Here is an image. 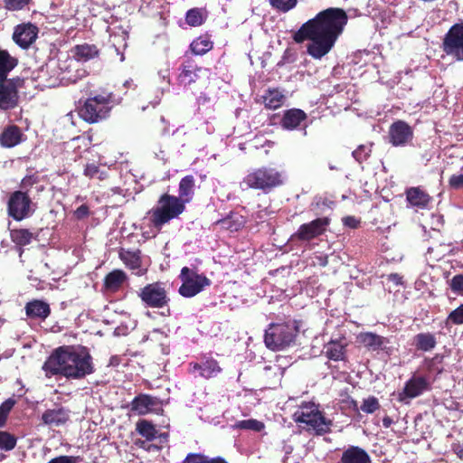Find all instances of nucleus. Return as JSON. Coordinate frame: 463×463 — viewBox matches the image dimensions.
Returning a JSON list of instances; mask_svg holds the SVG:
<instances>
[{
    "mask_svg": "<svg viewBox=\"0 0 463 463\" xmlns=\"http://www.w3.org/2000/svg\"><path fill=\"white\" fill-rule=\"evenodd\" d=\"M16 60L5 50H0V81L7 79L8 73L16 66Z\"/></svg>",
    "mask_w": 463,
    "mask_h": 463,
    "instance_id": "nucleus-30",
    "label": "nucleus"
},
{
    "mask_svg": "<svg viewBox=\"0 0 463 463\" xmlns=\"http://www.w3.org/2000/svg\"><path fill=\"white\" fill-rule=\"evenodd\" d=\"M185 209V204L177 196L163 194L157 205L150 211V219L154 227L160 230L171 220L177 218Z\"/></svg>",
    "mask_w": 463,
    "mask_h": 463,
    "instance_id": "nucleus-3",
    "label": "nucleus"
},
{
    "mask_svg": "<svg viewBox=\"0 0 463 463\" xmlns=\"http://www.w3.org/2000/svg\"><path fill=\"white\" fill-rule=\"evenodd\" d=\"M156 405L155 398L146 394L137 396L131 402V410L139 415H145Z\"/></svg>",
    "mask_w": 463,
    "mask_h": 463,
    "instance_id": "nucleus-27",
    "label": "nucleus"
},
{
    "mask_svg": "<svg viewBox=\"0 0 463 463\" xmlns=\"http://www.w3.org/2000/svg\"><path fill=\"white\" fill-rule=\"evenodd\" d=\"M269 3L273 8L287 13L297 5L298 0H269Z\"/></svg>",
    "mask_w": 463,
    "mask_h": 463,
    "instance_id": "nucleus-45",
    "label": "nucleus"
},
{
    "mask_svg": "<svg viewBox=\"0 0 463 463\" xmlns=\"http://www.w3.org/2000/svg\"><path fill=\"white\" fill-rule=\"evenodd\" d=\"M458 455L459 456L460 458L463 459V448L458 450Z\"/></svg>",
    "mask_w": 463,
    "mask_h": 463,
    "instance_id": "nucleus-61",
    "label": "nucleus"
},
{
    "mask_svg": "<svg viewBox=\"0 0 463 463\" xmlns=\"http://www.w3.org/2000/svg\"><path fill=\"white\" fill-rule=\"evenodd\" d=\"M328 225L329 219L327 217L317 218L310 222L300 225L298 231L291 235L289 241L291 242L298 241H309L323 234Z\"/></svg>",
    "mask_w": 463,
    "mask_h": 463,
    "instance_id": "nucleus-11",
    "label": "nucleus"
},
{
    "mask_svg": "<svg viewBox=\"0 0 463 463\" xmlns=\"http://www.w3.org/2000/svg\"><path fill=\"white\" fill-rule=\"evenodd\" d=\"M137 295L146 307L152 308H162L170 301L165 284L162 282L147 284L138 291Z\"/></svg>",
    "mask_w": 463,
    "mask_h": 463,
    "instance_id": "nucleus-9",
    "label": "nucleus"
},
{
    "mask_svg": "<svg viewBox=\"0 0 463 463\" xmlns=\"http://www.w3.org/2000/svg\"><path fill=\"white\" fill-rule=\"evenodd\" d=\"M179 278L182 281L178 292L184 298H193L211 285V280L203 274L196 270L184 267Z\"/></svg>",
    "mask_w": 463,
    "mask_h": 463,
    "instance_id": "nucleus-7",
    "label": "nucleus"
},
{
    "mask_svg": "<svg viewBox=\"0 0 463 463\" xmlns=\"http://www.w3.org/2000/svg\"><path fill=\"white\" fill-rule=\"evenodd\" d=\"M197 71V66L194 65L193 62H187L185 64H183L182 71L179 74L180 82L184 83V85H188L194 82L198 78Z\"/></svg>",
    "mask_w": 463,
    "mask_h": 463,
    "instance_id": "nucleus-35",
    "label": "nucleus"
},
{
    "mask_svg": "<svg viewBox=\"0 0 463 463\" xmlns=\"http://www.w3.org/2000/svg\"><path fill=\"white\" fill-rule=\"evenodd\" d=\"M297 332V327L290 323L270 324L265 330V345L273 351L284 349L294 342Z\"/></svg>",
    "mask_w": 463,
    "mask_h": 463,
    "instance_id": "nucleus-5",
    "label": "nucleus"
},
{
    "mask_svg": "<svg viewBox=\"0 0 463 463\" xmlns=\"http://www.w3.org/2000/svg\"><path fill=\"white\" fill-rule=\"evenodd\" d=\"M44 366L52 374H61L73 379L83 378L93 372L90 354L72 346L57 348L48 358Z\"/></svg>",
    "mask_w": 463,
    "mask_h": 463,
    "instance_id": "nucleus-2",
    "label": "nucleus"
},
{
    "mask_svg": "<svg viewBox=\"0 0 463 463\" xmlns=\"http://www.w3.org/2000/svg\"><path fill=\"white\" fill-rule=\"evenodd\" d=\"M136 430L141 436L145 437L147 440L154 439L157 433V430H156L155 426L146 420H139L137 423Z\"/></svg>",
    "mask_w": 463,
    "mask_h": 463,
    "instance_id": "nucleus-40",
    "label": "nucleus"
},
{
    "mask_svg": "<svg viewBox=\"0 0 463 463\" xmlns=\"http://www.w3.org/2000/svg\"><path fill=\"white\" fill-rule=\"evenodd\" d=\"M124 59H125V58H124V56H123V55H121L120 61H124Z\"/></svg>",
    "mask_w": 463,
    "mask_h": 463,
    "instance_id": "nucleus-63",
    "label": "nucleus"
},
{
    "mask_svg": "<svg viewBox=\"0 0 463 463\" xmlns=\"http://www.w3.org/2000/svg\"><path fill=\"white\" fill-rule=\"evenodd\" d=\"M159 103V100H156L153 103V107H156Z\"/></svg>",
    "mask_w": 463,
    "mask_h": 463,
    "instance_id": "nucleus-62",
    "label": "nucleus"
},
{
    "mask_svg": "<svg viewBox=\"0 0 463 463\" xmlns=\"http://www.w3.org/2000/svg\"><path fill=\"white\" fill-rule=\"evenodd\" d=\"M392 424V420L389 416H385L383 419V425L384 428H389Z\"/></svg>",
    "mask_w": 463,
    "mask_h": 463,
    "instance_id": "nucleus-58",
    "label": "nucleus"
},
{
    "mask_svg": "<svg viewBox=\"0 0 463 463\" xmlns=\"http://www.w3.org/2000/svg\"><path fill=\"white\" fill-rule=\"evenodd\" d=\"M284 370L277 364L265 365L263 368L262 378L270 389L276 388L280 384Z\"/></svg>",
    "mask_w": 463,
    "mask_h": 463,
    "instance_id": "nucleus-23",
    "label": "nucleus"
},
{
    "mask_svg": "<svg viewBox=\"0 0 463 463\" xmlns=\"http://www.w3.org/2000/svg\"><path fill=\"white\" fill-rule=\"evenodd\" d=\"M192 373H199V376L210 379L217 376L218 373H221L222 368L219 366V364L214 359H206L201 363H194L190 364Z\"/></svg>",
    "mask_w": 463,
    "mask_h": 463,
    "instance_id": "nucleus-18",
    "label": "nucleus"
},
{
    "mask_svg": "<svg viewBox=\"0 0 463 463\" xmlns=\"http://www.w3.org/2000/svg\"><path fill=\"white\" fill-rule=\"evenodd\" d=\"M405 194L408 203L412 207L425 209L431 201V197L420 187H411Z\"/></svg>",
    "mask_w": 463,
    "mask_h": 463,
    "instance_id": "nucleus-20",
    "label": "nucleus"
},
{
    "mask_svg": "<svg viewBox=\"0 0 463 463\" xmlns=\"http://www.w3.org/2000/svg\"><path fill=\"white\" fill-rule=\"evenodd\" d=\"M296 422L305 424L317 434H325L330 431L332 420L324 417L314 402H304L293 414Z\"/></svg>",
    "mask_w": 463,
    "mask_h": 463,
    "instance_id": "nucleus-4",
    "label": "nucleus"
},
{
    "mask_svg": "<svg viewBox=\"0 0 463 463\" xmlns=\"http://www.w3.org/2000/svg\"><path fill=\"white\" fill-rule=\"evenodd\" d=\"M326 354L330 360L340 361L344 359L345 346L338 342H330L326 345Z\"/></svg>",
    "mask_w": 463,
    "mask_h": 463,
    "instance_id": "nucleus-38",
    "label": "nucleus"
},
{
    "mask_svg": "<svg viewBox=\"0 0 463 463\" xmlns=\"http://www.w3.org/2000/svg\"><path fill=\"white\" fill-rule=\"evenodd\" d=\"M89 207L86 204H82L75 211V215L78 219H83L89 215Z\"/></svg>",
    "mask_w": 463,
    "mask_h": 463,
    "instance_id": "nucleus-54",
    "label": "nucleus"
},
{
    "mask_svg": "<svg viewBox=\"0 0 463 463\" xmlns=\"http://www.w3.org/2000/svg\"><path fill=\"white\" fill-rule=\"evenodd\" d=\"M16 445V438L6 432L0 431V449L9 451Z\"/></svg>",
    "mask_w": 463,
    "mask_h": 463,
    "instance_id": "nucleus-42",
    "label": "nucleus"
},
{
    "mask_svg": "<svg viewBox=\"0 0 463 463\" xmlns=\"http://www.w3.org/2000/svg\"><path fill=\"white\" fill-rule=\"evenodd\" d=\"M109 96L97 95L88 99L80 109V117L89 123H96L105 118L109 110Z\"/></svg>",
    "mask_w": 463,
    "mask_h": 463,
    "instance_id": "nucleus-8",
    "label": "nucleus"
},
{
    "mask_svg": "<svg viewBox=\"0 0 463 463\" xmlns=\"http://www.w3.org/2000/svg\"><path fill=\"white\" fill-rule=\"evenodd\" d=\"M284 182L282 173L275 168L261 167L249 173L243 179L248 188L269 191L272 188L281 185Z\"/></svg>",
    "mask_w": 463,
    "mask_h": 463,
    "instance_id": "nucleus-6",
    "label": "nucleus"
},
{
    "mask_svg": "<svg viewBox=\"0 0 463 463\" xmlns=\"http://www.w3.org/2000/svg\"><path fill=\"white\" fill-rule=\"evenodd\" d=\"M193 53L196 55H203L213 48V43L205 36L196 38L190 44Z\"/></svg>",
    "mask_w": 463,
    "mask_h": 463,
    "instance_id": "nucleus-37",
    "label": "nucleus"
},
{
    "mask_svg": "<svg viewBox=\"0 0 463 463\" xmlns=\"http://www.w3.org/2000/svg\"><path fill=\"white\" fill-rule=\"evenodd\" d=\"M57 67L55 61H50L48 63L42 65L39 70L33 75L31 76V80L35 82V88L43 90L45 88H53L60 83V74L54 70Z\"/></svg>",
    "mask_w": 463,
    "mask_h": 463,
    "instance_id": "nucleus-12",
    "label": "nucleus"
},
{
    "mask_svg": "<svg viewBox=\"0 0 463 463\" xmlns=\"http://www.w3.org/2000/svg\"><path fill=\"white\" fill-rule=\"evenodd\" d=\"M389 279L397 285L402 283V277H400L398 274H391L389 276Z\"/></svg>",
    "mask_w": 463,
    "mask_h": 463,
    "instance_id": "nucleus-57",
    "label": "nucleus"
},
{
    "mask_svg": "<svg viewBox=\"0 0 463 463\" xmlns=\"http://www.w3.org/2000/svg\"><path fill=\"white\" fill-rule=\"evenodd\" d=\"M307 118V114L299 109H291L284 112L281 119V127L287 130L298 128Z\"/></svg>",
    "mask_w": 463,
    "mask_h": 463,
    "instance_id": "nucleus-19",
    "label": "nucleus"
},
{
    "mask_svg": "<svg viewBox=\"0 0 463 463\" xmlns=\"http://www.w3.org/2000/svg\"><path fill=\"white\" fill-rule=\"evenodd\" d=\"M38 28L31 24V45L33 40L37 37Z\"/></svg>",
    "mask_w": 463,
    "mask_h": 463,
    "instance_id": "nucleus-56",
    "label": "nucleus"
},
{
    "mask_svg": "<svg viewBox=\"0 0 463 463\" xmlns=\"http://www.w3.org/2000/svg\"><path fill=\"white\" fill-rule=\"evenodd\" d=\"M13 40L23 49L29 48V23H23L15 26Z\"/></svg>",
    "mask_w": 463,
    "mask_h": 463,
    "instance_id": "nucleus-32",
    "label": "nucleus"
},
{
    "mask_svg": "<svg viewBox=\"0 0 463 463\" xmlns=\"http://www.w3.org/2000/svg\"><path fill=\"white\" fill-rule=\"evenodd\" d=\"M73 57L78 61H88L91 59L96 58L99 51L94 44L83 43L76 45L72 50Z\"/></svg>",
    "mask_w": 463,
    "mask_h": 463,
    "instance_id": "nucleus-25",
    "label": "nucleus"
},
{
    "mask_svg": "<svg viewBox=\"0 0 463 463\" xmlns=\"http://www.w3.org/2000/svg\"><path fill=\"white\" fill-rule=\"evenodd\" d=\"M449 286L454 293L463 294V274L455 275L451 279Z\"/></svg>",
    "mask_w": 463,
    "mask_h": 463,
    "instance_id": "nucleus-50",
    "label": "nucleus"
},
{
    "mask_svg": "<svg viewBox=\"0 0 463 463\" xmlns=\"http://www.w3.org/2000/svg\"><path fill=\"white\" fill-rule=\"evenodd\" d=\"M414 339L417 349L424 352L434 349L437 344L434 335L430 333H420Z\"/></svg>",
    "mask_w": 463,
    "mask_h": 463,
    "instance_id": "nucleus-34",
    "label": "nucleus"
},
{
    "mask_svg": "<svg viewBox=\"0 0 463 463\" xmlns=\"http://www.w3.org/2000/svg\"><path fill=\"white\" fill-rule=\"evenodd\" d=\"M195 180L191 175L183 177L179 183V200H182L184 204L190 203L194 194Z\"/></svg>",
    "mask_w": 463,
    "mask_h": 463,
    "instance_id": "nucleus-26",
    "label": "nucleus"
},
{
    "mask_svg": "<svg viewBox=\"0 0 463 463\" xmlns=\"http://www.w3.org/2000/svg\"><path fill=\"white\" fill-rule=\"evenodd\" d=\"M346 22L347 16L342 9L328 8L305 23L293 38L296 43L310 40L307 53L321 59L333 48Z\"/></svg>",
    "mask_w": 463,
    "mask_h": 463,
    "instance_id": "nucleus-1",
    "label": "nucleus"
},
{
    "mask_svg": "<svg viewBox=\"0 0 463 463\" xmlns=\"http://www.w3.org/2000/svg\"><path fill=\"white\" fill-rule=\"evenodd\" d=\"M413 138L412 128L402 120L393 122L389 128V141L393 146H404Z\"/></svg>",
    "mask_w": 463,
    "mask_h": 463,
    "instance_id": "nucleus-14",
    "label": "nucleus"
},
{
    "mask_svg": "<svg viewBox=\"0 0 463 463\" xmlns=\"http://www.w3.org/2000/svg\"><path fill=\"white\" fill-rule=\"evenodd\" d=\"M84 175L89 178H97L104 180L107 177V173L101 171L99 166L95 164H88L84 169Z\"/></svg>",
    "mask_w": 463,
    "mask_h": 463,
    "instance_id": "nucleus-44",
    "label": "nucleus"
},
{
    "mask_svg": "<svg viewBox=\"0 0 463 463\" xmlns=\"http://www.w3.org/2000/svg\"><path fill=\"white\" fill-rule=\"evenodd\" d=\"M22 140V133L17 126L5 128L0 134V145L4 147H13Z\"/></svg>",
    "mask_w": 463,
    "mask_h": 463,
    "instance_id": "nucleus-24",
    "label": "nucleus"
},
{
    "mask_svg": "<svg viewBox=\"0 0 463 463\" xmlns=\"http://www.w3.org/2000/svg\"><path fill=\"white\" fill-rule=\"evenodd\" d=\"M183 463H228V462L220 457L210 458L202 454L190 453L184 459Z\"/></svg>",
    "mask_w": 463,
    "mask_h": 463,
    "instance_id": "nucleus-41",
    "label": "nucleus"
},
{
    "mask_svg": "<svg viewBox=\"0 0 463 463\" xmlns=\"http://www.w3.org/2000/svg\"><path fill=\"white\" fill-rule=\"evenodd\" d=\"M51 308L48 303L43 300H33L31 301V318L38 317L45 319L49 317Z\"/></svg>",
    "mask_w": 463,
    "mask_h": 463,
    "instance_id": "nucleus-36",
    "label": "nucleus"
},
{
    "mask_svg": "<svg viewBox=\"0 0 463 463\" xmlns=\"http://www.w3.org/2000/svg\"><path fill=\"white\" fill-rule=\"evenodd\" d=\"M29 3V0H5V6L8 10H20Z\"/></svg>",
    "mask_w": 463,
    "mask_h": 463,
    "instance_id": "nucleus-51",
    "label": "nucleus"
},
{
    "mask_svg": "<svg viewBox=\"0 0 463 463\" xmlns=\"http://www.w3.org/2000/svg\"><path fill=\"white\" fill-rule=\"evenodd\" d=\"M442 50L455 61H463V24L449 28L443 38Z\"/></svg>",
    "mask_w": 463,
    "mask_h": 463,
    "instance_id": "nucleus-10",
    "label": "nucleus"
},
{
    "mask_svg": "<svg viewBox=\"0 0 463 463\" xmlns=\"http://www.w3.org/2000/svg\"><path fill=\"white\" fill-rule=\"evenodd\" d=\"M285 99V95L281 90L269 89L263 96V102L266 108L276 109L284 104Z\"/></svg>",
    "mask_w": 463,
    "mask_h": 463,
    "instance_id": "nucleus-29",
    "label": "nucleus"
},
{
    "mask_svg": "<svg viewBox=\"0 0 463 463\" xmlns=\"http://www.w3.org/2000/svg\"><path fill=\"white\" fill-rule=\"evenodd\" d=\"M24 84V80L13 78L0 81V109L7 110L14 108L18 102V88Z\"/></svg>",
    "mask_w": 463,
    "mask_h": 463,
    "instance_id": "nucleus-13",
    "label": "nucleus"
},
{
    "mask_svg": "<svg viewBox=\"0 0 463 463\" xmlns=\"http://www.w3.org/2000/svg\"><path fill=\"white\" fill-rule=\"evenodd\" d=\"M449 184L453 189H460L463 187V174L453 175L449 180Z\"/></svg>",
    "mask_w": 463,
    "mask_h": 463,
    "instance_id": "nucleus-52",
    "label": "nucleus"
},
{
    "mask_svg": "<svg viewBox=\"0 0 463 463\" xmlns=\"http://www.w3.org/2000/svg\"><path fill=\"white\" fill-rule=\"evenodd\" d=\"M68 413L63 409L50 410L43 413L44 423L59 426L68 420Z\"/></svg>",
    "mask_w": 463,
    "mask_h": 463,
    "instance_id": "nucleus-33",
    "label": "nucleus"
},
{
    "mask_svg": "<svg viewBox=\"0 0 463 463\" xmlns=\"http://www.w3.org/2000/svg\"><path fill=\"white\" fill-rule=\"evenodd\" d=\"M159 76L163 79V80H166L167 82L169 83V80H168V71L165 70V71H160L158 72Z\"/></svg>",
    "mask_w": 463,
    "mask_h": 463,
    "instance_id": "nucleus-59",
    "label": "nucleus"
},
{
    "mask_svg": "<svg viewBox=\"0 0 463 463\" xmlns=\"http://www.w3.org/2000/svg\"><path fill=\"white\" fill-rule=\"evenodd\" d=\"M380 408L379 402L377 398L373 396H370L367 399L363 401V403L360 407L361 411L365 413H373Z\"/></svg>",
    "mask_w": 463,
    "mask_h": 463,
    "instance_id": "nucleus-48",
    "label": "nucleus"
},
{
    "mask_svg": "<svg viewBox=\"0 0 463 463\" xmlns=\"http://www.w3.org/2000/svg\"><path fill=\"white\" fill-rule=\"evenodd\" d=\"M11 239L14 243V249L18 252L21 262H25L23 259L24 250L23 247L29 244V230L27 229H14L11 231Z\"/></svg>",
    "mask_w": 463,
    "mask_h": 463,
    "instance_id": "nucleus-28",
    "label": "nucleus"
},
{
    "mask_svg": "<svg viewBox=\"0 0 463 463\" xmlns=\"http://www.w3.org/2000/svg\"><path fill=\"white\" fill-rule=\"evenodd\" d=\"M461 325L463 324V304L451 311L446 319V325Z\"/></svg>",
    "mask_w": 463,
    "mask_h": 463,
    "instance_id": "nucleus-47",
    "label": "nucleus"
},
{
    "mask_svg": "<svg viewBox=\"0 0 463 463\" xmlns=\"http://www.w3.org/2000/svg\"><path fill=\"white\" fill-rule=\"evenodd\" d=\"M341 463H372L369 454L362 448L350 446L341 457Z\"/></svg>",
    "mask_w": 463,
    "mask_h": 463,
    "instance_id": "nucleus-21",
    "label": "nucleus"
},
{
    "mask_svg": "<svg viewBox=\"0 0 463 463\" xmlns=\"http://www.w3.org/2000/svg\"><path fill=\"white\" fill-rule=\"evenodd\" d=\"M429 389L430 383L425 377L413 376L406 382L403 391L399 393V401L404 402L406 399L416 398Z\"/></svg>",
    "mask_w": 463,
    "mask_h": 463,
    "instance_id": "nucleus-16",
    "label": "nucleus"
},
{
    "mask_svg": "<svg viewBox=\"0 0 463 463\" xmlns=\"http://www.w3.org/2000/svg\"><path fill=\"white\" fill-rule=\"evenodd\" d=\"M16 403L14 398H8L0 405V427H3L7 420V417Z\"/></svg>",
    "mask_w": 463,
    "mask_h": 463,
    "instance_id": "nucleus-43",
    "label": "nucleus"
},
{
    "mask_svg": "<svg viewBox=\"0 0 463 463\" xmlns=\"http://www.w3.org/2000/svg\"><path fill=\"white\" fill-rule=\"evenodd\" d=\"M359 341L372 351L386 350L390 343L386 337L371 332L360 334Z\"/></svg>",
    "mask_w": 463,
    "mask_h": 463,
    "instance_id": "nucleus-22",
    "label": "nucleus"
},
{
    "mask_svg": "<svg viewBox=\"0 0 463 463\" xmlns=\"http://www.w3.org/2000/svg\"><path fill=\"white\" fill-rule=\"evenodd\" d=\"M119 258L123 263L137 276H143L147 270L146 268L143 265L141 251L139 250H129L121 249L119 251Z\"/></svg>",
    "mask_w": 463,
    "mask_h": 463,
    "instance_id": "nucleus-17",
    "label": "nucleus"
},
{
    "mask_svg": "<svg viewBox=\"0 0 463 463\" xmlns=\"http://www.w3.org/2000/svg\"><path fill=\"white\" fill-rule=\"evenodd\" d=\"M462 169H463V166H462Z\"/></svg>",
    "mask_w": 463,
    "mask_h": 463,
    "instance_id": "nucleus-64",
    "label": "nucleus"
},
{
    "mask_svg": "<svg viewBox=\"0 0 463 463\" xmlns=\"http://www.w3.org/2000/svg\"><path fill=\"white\" fill-rule=\"evenodd\" d=\"M24 310L27 317H29V302H26L24 305Z\"/></svg>",
    "mask_w": 463,
    "mask_h": 463,
    "instance_id": "nucleus-60",
    "label": "nucleus"
},
{
    "mask_svg": "<svg viewBox=\"0 0 463 463\" xmlns=\"http://www.w3.org/2000/svg\"><path fill=\"white\" fill-rule=\"evenodd\" d=\"M185 21L191 26H199L203 21V14L197 8L190 9L186 13Z\"/></svg>",
    "mask_w": 463,
    "mask_h": 463,
    "instance_id": "nucleus-46",
    "label": "nucleus"
},
{
    "mask_svg": "<svg viewBox=\"0 0 463 463\" xmlns=\"http://www.w3.org/2000/svg\"><path fill=\"white\" fill-rule=\"evenodd\" d=\"M343 223L350 228H356L358 226V220L353 216H346L343 218Z\"/></svg>",
    "mask_w": 463,
    "mask_h": 463,
    "instance_id": "nucleus-55",
    "label": "nucleus"
},
{
    "mask_svg": "<svg viewBox=\"0 0 463 463\" xmlns=\"http://www.w3.org/2000/svg\"><path fill=\"white\" fill-rule=\"evenodd\" d=\"M264 427L265 425L262 421L254 419L239 420L232 425V429L234 430H249L257 432L261 431L264 429Z\"/></svg>",
    "mask_w": 463,
    "mask_h": 463,
    "instance_id": "nucleus-39",
    "label": "nucleus"
},
{
    "mask_svg": "<svg viewBox=\"0 0 463 463\" xmlns=\"http://www.w3.org/2000/svg\"><path fill=\"white\" fill-rule=\"evenodd\" d=\"M48 463H78V458L72 456H60L52 458Z\"/></svg>",
    "mask_w": 463,
    "mask_h": 463,
    "instance_id": "nucleus-53",
    "label": "nucleus"
},
{
    "mask_svg": "<svg viewBox=\"0 0 463 463\" xmlns=\"http://www.w3.org/2000/svg\"><path fill=\"white\" fill-rule=\"evenodd\" d=\"M370 153L371 145H361L354 151H353L352 155L356 161L361 163L367 159Z\"/></svg>",
    "mask_w": 463,
    "mask_h": 463,
    "instance_id": "nucleus-49",
    "label": "nucleus"
},
{
    "mask_svg": "<svg viewBox=\"0 0 463 463\" xmlns=\"http://www.w3.org/2000/svg\"><path fill=\"white\" fill-rule=\"evenodd\" d=\"M8 214L16 221L26 217L29 211V197L26 193L16 191L13 193L8 200Z\"/></svg>",
    "mask_w": 463,
    "mask_h": 463,
    "instance_id": "nucleus-15",
    "label": "nucleus"
},
{
    "mask_svg": "<svg viewBox=\"0 0 463 463\" xmlns=\"http://www.w3.org/2000/svg\"><path fill=\"white\" fill-rule=\"evenodd\" d=\"M127 275L123 270L115 269L109 272L105 278V287L112 291L118 290L126 281Z\"/></svg>",
    "mask_w": 463,
    "mask_h": 463,
    "instance_id": "nucleus-31",
    "label": "nucleus"
}]
</instances>
